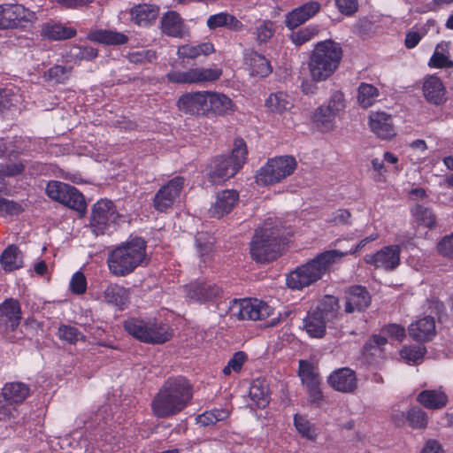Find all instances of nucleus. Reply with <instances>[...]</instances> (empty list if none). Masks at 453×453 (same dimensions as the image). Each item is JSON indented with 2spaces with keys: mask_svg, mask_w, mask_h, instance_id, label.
<instances>
[{
  "mask_svg": "<svg viewBox=\"0 0 453 453\" xmlns=\"http://www.w3.org/2000/svg\"><path fill=\"white\" fill-rule=\"evenodd\" d=\"M380 93L372 84L362 82L358 87L357 101L364 108L372 106L377 100Z\"/></svg>",
  "mask_w": 453,
  "mask_h": 453,
  "instance_id": "nucleus-45",
  "label": "nucleus"
},
{
  "mask_svg": "<svg viewBox=\"0 0 453 453\" xmlns=\"http://www.w3.org/2000/svg\"><path fill=\"white\" fill-rule=\"evenodd\" d=\"M71 74V69L62 65H54L44 73V78L52 83H65Z\"/></svg>",
  "mask_w": 453,
  "mask_h": 453,
  "instance_id": "nucleus-54",
  "label": "nucleus"
},
{
  "mask_svg": "<svg viewBox=\"0 0 453 453\" xmlns=\"http://www.w3.org/2000/svg\"><path fill=\"white\" fill-rule=\"evenodd\" d=\"M418 403L428 410H440L448 403V395L441 387L434 389H425L417 395Z\"/></svg>",
  "mask_w": 453,
  "mask_h": 453,
  "instance_id": "nucleus-26",
  "label": "nucleus"
},
{
  "mask_svg": "<svg viewBox=\"0 0 453 453\" xmlns=\"http://www.w3.org/2000/svg\"><path fill=\"white\" fill-rule=\"evenodd\" d=\"M247 146L242 139H235L229 156L215 157L208 169V175L212 183H221L234 177L243 166L247 159Z\"/></svg>",
  "mask_w": 453,
  "mask_h": 453,
  "instance_id": "nucleus-6",
  "label": "nucleus"
},
{
  "mask_svg": "<svg viewBox=\"0 0 453 453\" xmlns=\"http://www.w3.org/2000/svg\"><path fill=\"white\" fill-rule=\"evenodd\" d=\"M222 73V69L217 66H196L186 71L173 68L167 73L166 79L174 84H203L218 81Z\"/></svg>",
  "mask_w": 453,
  "mask_h": 453,
  "instance_id": "nucleus-10",
  "label": "nucleus"
},
{
  "mask_svg": "<svg viewBox=\"0 0 453 453\" xmlns=\"http://www.w3.org/2000/svg\"><path fill=\"white\" fill-rule=\"evenodd\" d=\"M21 101V96L15 88L0 89V111L16 106Z\"/></svg>",
  "mask_w": 453,
  "mask_h": 453,
  "instance_id": "nucleus-52",
  "label": "nucleus"
},
{
  "mask_svg": "<svg viewBox=\"0 0 453 453\" xmlns=\"http://www.w3.org/2000/svg\"><path fill=\"white\" fill-rule=\"evenodd\" d=\"M21 211L19 203L0 197V215H18Z\"/></svg>",
  "mask_w": 453,
  "mask_h": 453,
  "instance_id": "nucleus-63",
  "label": "nucleus"
},
{
  "mask_svg": "<svg viewBox=\"0 0 453 453\" xmlns=\"http://www.w3.org/2000/svg\"><path fill=\"white\" fill-rule=\"evenodd\" d=\"M247 360V355L242 351L235 352L227 362V365L223 368V373L226 376L230 375L233 372H241L244 363Z\"/></svg>",
  "mask_w": 453,
  "mask_h": 453,
  "instance_id": "nucleus-56",
  "label": "nucleus"
},
{
  "mask_svg": "<svg viewBox=\"0 0 453 453\" xmlns=\"http://www.w3.org/2000/svg\"><path fill=\"white\" fill-rule=\"evenodd\" d=\"M184 185V179L177 176L161 187L155 194L153 199L154 208L158 211H165L170 208L179 197Z\"/></svg>",
  "mask_w": 453,
  "mask_h": 453,
  "instance_id": "nucleus-13",
  "label": "nucleus"
},
{
  "mask_svg": "<svg viewBox=\"0 0 453 453\" xmlns=\"http://www.w3.org/2000/svg\"><path fill=\"white\" fill-rule=\"evenodd\" d=\"M440 254L453 258V234L444 236L437 245Z\"/></svg>",
  "mask_w": 453,
  "mask_h": 453,
  "instance_id": "nucleus-64",
  "label": "nucleus"
},
{
  "mask_svg": "<svg viewBox=\"0 0 453 453\" xmlns=\"http://www.w3.org/2000/svg\"><path fill=\"white\" fill-rule=\"evenodd\" d=\"M245 65L253 76L266 77L272 73L270 62L264 55L256 51H248L244 55Z\"/></svg>",
  "mask_w": 453,
  "mask_h": 453,
  "instance_id": "nucleus-30",
  "label": "nucleus"
},
{
  "mask_svg": "<svg viewBox=\"0 0 453 453\" xmlns=\"http://www.w3.org/2000/svg\"><path fill=\"white\" fill-rule=\"evenodd\" d=\"M120 218L114 203L107 199L97 201L92 209L90 226L96 234H104L117 224Z\"/></svg>",
  "mask_w": 453,
  "mask_h": 453,
  "instance_id": "nucleus-12",
  "label": "nucleus"
},
{
  "mask_svg": "<svg viewBox=\"0 0 453 453\" xmlns=\"http://www.w3.org/2000/svg\"><path fill=\"white\" fill-rule=\"evenodd\" d=\"M343 253L332 250L322 252L305 264L297 266L286 277L287 286L293 290H301L319 280L331 265L341 260Z\"/></svg>",
  "mask_w": 453,
  "mask_h": 453,
  "instance_id": "nucleus-3",
  "label": "nucleus"
},
{
  "mask_svg": "<svg viewBox=\"0 0 453 453\" xmlns=\"http://www.w3.org/2000/svg\"><path fill=\"white\" fill-rule=\"evenodd\" d=\"M70 289L73 293L81 295L85 293L87 289V280L84 274L81 272H76L70 280Z\"/></svg>",
  "mask_w": 453,
  "mask_h": 453,
  "instance_id": "nucleus-62",
  "label": "nucleus"
},
{
  "mask_svg": "<svg viewBox=\"0 0 453 453\" xmlns=\"http://www.w3.org/2000/svg\"><path fill=\"white\" fill-rule=\"evenodd\" d=\"M25 167L22 163H8L0 166V190L3 188L2 177H10L19 174Z\"/></svg>",
  "mask_w": 453,
  "mask_h": 453,
  "instance_id": "nucleus-61",
  "label": "nucleus"
},
{
  "mask_svg": "<svg viewBox=\"0 0 453 453\" xmlns=\"http://www.w3.org/2000/svg\"><path fill=\"white\" fill-rule=\"evenodd\" d=\"M227 409H213L206 411L196 418V423L203 426H212L219 421L225 420L229 416Z\"/></svg>",
  "mask_w": 453,
  "mask_h": 453,
  "instance_id": "nucleus-47",
  "label": "nucleus"
},
{
  "mask_svg": "<svg viewBox=\"0 0 453 453\" xmlns=\"http://www.w3.org/2000/svg\"><path fill=\"white\" fill-rule=\"evenodd\" d=\"M428 65L431 68H448L453 65V62L450 60L449 42H441L435 46Z\"/></svg>",
  "mask_w": 453,
  "mask_h": 453,
  "instance_id": "nucleus-41",
  "label": "nucleus"
},
{
  "mask_svg": "<svg viewBox=\"0 0 453 453\" xmlns=\"http://www.w3.org/2000/svg\"><path fill=\"white\" fill-rule=\"evenodd\" d=\"M229 311L238 319L260 320L270 317L273 309L258 299H234L230 303Z\"/></svg>",
  "mask_w": 453,
  "mask_h": 453,
  "instance_id": "nucleus-11",
  "label": "nucleus"
},
{
  "mask_svg": "<svg viewBox=\"0 0 453 453\" xmlns=\"http://www.w3.org/2000/svg\"><path fill=\"white\" fill-rule=\"evenodd\" d=\"M88 39L104 44L121 45L125 44L128 38L126 35L107 29H99L88 34Z\"/></svg>",
  "mask_w": 453,
  "mask_h": 453,
  "instance_id": "nucleus-39",
  "label": "nucleus"
},
{
  "mask_svg": "<svg viewBox=\"0 0 453 453\" xmlns=\"http://www.w3.org/2000/svg\"><path fill=\"white\" fill-rule=\"evenodd\" d=\"M318 32L319 28L317 26L310 25L297 31H293L289 38L295 45L301 46L311 41Z\"/></svg>",
  "mask_w": 453,
  "mask_h": 453,
  "instance_id": "nucleus-50",
  "label": "nucleus"
},
{
  "mask_svg": "<svg viewBox=\"0 0 453 453\" xmlns=\"http://www.w3.org/2000/svg\"><path fill=\"white\" fill-rule=\"evenodd\" d=\"M326 106L335 115H339L341 112L344 111L346 103L343 93L338 90L334 91L329 97L328 104Z\"/></svg>",
  "mask_w": 453,
  "mask_h": 453,
  "instance_id": "nucleus-58",
  "label": "nucleus"
},
{
  "mask_svg": "<svg viewBox=\"0 0 453 453\" xmlns=\"http://www.w3.org/2000/svg\"><path fill=\"white\" fill-rule=\"evenodd\" d=\"M147 264V243L142 237H132L120 243L107 258L110 273L115 276H127Z\"/></svg>",
  "mask_w": 453,
  "mask_h": 453,
  "instance_id": "nucleus-2",
  "label": "nucleus"
},
{
  "mask_svg": "<svg viewBox=\"0 0 453 453\" xmlns=\"http://www.w3.org/2000/svg\"><path fill=\"white\" fill-rule=\"evenodd\" d=\"M123 326L129 335L144 343L161 344L173 335L168 325L153 318L131 317L124 321Z\"/></svg>",
  "mask_w": 453,
  "mask_h": 453,
  "instance_id": "nucleus-7",
  "label": "nucleus"
},
{
  "mask_svg": "<svg viewBox=\"0 0 453 453\" xmlns=\"http://www.w3.org/2000/svg\"><path fill=\"white\" fill-rule=\"evenodd\" d=\"M298 375L303 385L320 380L316 366L306 360L299 361Z\"/></svg>",
  "mask_w": 453,
  "mask_h": 453,
  "instance_id": "nucleus-49",
  "label": "nucleus"
},
{
  "mask_svg": "<svg viewBox=\"0 0 453 453\" xmlns=\"http://www.w3.org/2000/svg\"><path fill=\"white\" fill-rule=\"evenodd\" d=\"M340 305L336 297L325 296L303 319V329L312 338L323 337L326 324L337 317Z\"/></svg>",
  "mask_w": 453,
  "mask_h": 453,
  "instance_id": "nucleus-8",
  "label": "nucleus"
},
{
  "mask_svg": "<svg viewBox=\"0 0 453 453\" xmlns=\"http://www.w3.org/2000/svg\"><path fill=\"white\" fill-rule=\"evenodd\" d=\"M0 262L5 272H12L22 267V255L18 247L10 245L3 251Z\"/></svg>",
  "mask_w": 453,
  "mask_h": 453,
  "instance_id": "nucleus-42",
  "label": "nucleus"
},
{
  "mask_svg": "<svg viewBox=\"0 0 453 453\" xmlns=\"http://www.w3.org/2000/svg\"><path fill=\"white\" fill-rule=\"evenodd\" d=\"M406 419L412 428L424 429L428 423V417L423 410L413 407L408 411Z\"/></svg>",
  "mask_w": 453,
  "mask_h": 453,
  "instance_id": "nucleus-51",
  "label": "nucleus"
},
{
  "mask_svg": "<svg viewBox=\"0 0 453 453\" xmlns=\"http://www.w3.org/2000/svg\"><path fill=\"white\" fill-rule=\"evenodd\" d=\"M342 58V50L339 43L326 40L318 42L311 50L308 69L314 81H325L337 70Z\"/></svg>",
  "mask_w": 453,
  "mask_h": 453,
  "instance_id": "nucleus-4",
  "label": "nucleus"
},
{
  "mask_svg": "<svg viewBox=\"0 0 453 453\" xmlns=\"http://www.w3.org/2000/svg\"><path fill=\"white\" fill-rule=\"evenodd\" d=\"M410 336L417 342H426L435 334V321L431 316H425L409 326Z\"/></svg>",
  "mask_w": 453,
  "mask_h": 453,
  "instance_id": "nucleus-28",
  "label": "nucleus"
},
{
  "mask_svg": "<svg viewBox=\"0 0 453 453\" xmlns=\"http://www.w3.org/2000/svg\"><path fill=\"white\" fill-rule=\"evenodd\" d=\"M29 394V386L19 381L6 383L2 389L4 401L12 404L22 403Z\"/></svg>",
  "mask_w": 453,
  "mask_h": 453,
  "instance_id": "nucleus-33",
  "label": "nucleus"
},
{
  "mask_svg": "<svg viewBox=\"0 0 453 453\" xmlns=\"http://www.w3.org/2000/svg\"><path fill=\"white\" fill-rule=\"evenodd\" d=\"M187 296L193 301L205 302L219 295L220 289L207 283H191L186 287Z\"/></svg>",
  "mask_w": 453,
  "mask_h": 453,
  "instance_id": "nucleus-32",
  "label": "nucleus"
},
{
  "mask_svg": "<svg viewBox=\"0 0 453 453\" xmlns=\"http://www.w3.org/2000/svg\"><path fill=\"white\" fill-rule=\"evenodd\" d=\"M328 383L337 391L352 392L357 388L356 374L349 368H341L330 374Z\"/></svg>",
  "mask_w": 453,
  "mask_h": 453,
  "instance_id": "nucleus-24",
  "label": "nucleus"
},
{
  "mask_svg": "<svg viewBox=\"0 0 453 453\" xmlns=\"http://www.w3.org/2000/svg\"><path fill=\"white\" fill-rule=\"evenodd\" d=\"M214 46L210 42L199 44H184L177 49L179 58L195 59L200 56H208L214 52Z\"/></svg>",
  "mask_w": 453,
  "mask_h": 453,
  "instance_id": "nucleus-37",
  "label": "nucleus"
},
{
  "mask_svg": "<svg viewBox=\"0 0 453 453\" xmlns=\"http://www.w3.org/2000/svg\"><path fill=\"white\" fill-rule=\"evenodd\" d=\"M368 124L371 131L381 139H389L395 135L391 115L385 111H372Z\"/></svg>",
  "mask_w": 453,
  "mask_h": 453,
  "instance_id": "nucleus-20",
  "label": "nucleus"
},
{
  "mask_svg": "<svg viewBox=\"0 0 453 453\" xmlns=\"http://www.w3.org/2000/svg\"><path fill=\"white\" fill-rule=\"evenodd\" d=\"M422 93L425 99L432 104L440 105L447 101V89L442 81L434 74L424 77Z\"/></svg>",
  "mask_w": 453,
  "mask_h": 453,
  "instance_id": "nucleus-17",
  "label": "nucleus"
},
{
  "mask_svg": "<svg viewBox=\"0 0 453 453\" xmlns=\"http://www.w3.org/2000/svg\"><path fill=\"white\" fill-rule=\"evenodd\" d=\"M411 215L417 227L432 229L435 226V215L428 208L418 204L411 209Z\"/></svg>",
  "mask_w": 453,
  "mask_h": 453,
  "instance_id": "nucleus-44",
  "label": "nucleus"
},
{
  "mask_svg": "<svg viewBox=\"0 0 453 453\" xmlns=\"http://www.w3.org/2000/svg\"><path fill=\"white\" fill-rule=\"evenodd\" d=\"M250 397L257 408L264 409L269 404V387L265 380L256 379L252 381Z\"/></svg>",
  "mask_w": 453,
  "mask_h": 453,
  "instance_id": "nucleus-38",
  "label": "nucleus"
},
{
  "mask_svg": "<svg viewBox=\"0 0 453 453\" xmlns=\"http://www.w3.org/2000/svg\"><path fill=\"white\" fill-rule=\"evenodd\" d=\"M193 388L182 377L168 378L151 402V411L157 418H165L181 412L191 403Z\"/></svg>",
  "mask_w": 453,
  "mask_h": 453,
  "instance_id": "nucleus-1",
  "label": "nucleus"
},
{
  "mask_svg": "<svg viewBox=\"0 0 453 453\" xmlns=\"http://www.w3.org/2000/svg\"><path fill=\"white\" fill-rule=\"evenodd\" d=\"M281 222L269 219L260 229L255 233L250 243L252 257L260 263L276 259L280 253L282 237Z\"/></svg>",
  "mask_w": 453,
  "mask_h": 453,
  "instance_id": "nucleus-5",
  "label": "nucleus"
},
{
  "mask_svg": "<svg viewBox=\"0 0 453 453\" xmlns=\"http://www.w3.org/2000/svg\"><path fill=\"white\" fill-rule=\"evenodd\" d=\"M208 116H226L234 111V104L226 95L208 90Z\"/></svg>",
  "mask_w": 453,
  "mask_h": 453,
  "instance_id": "nucleus-23",
  "label": "nucleus"
},
{
  "mask_svg": "<svg viewBox=\"0 0 453 453\" xmlns=\"http://www.w3.org/2000/svg\"><path fill=\"white\" fill-rule=\"evenodd\" d=\"M296 167V161L291 156L275 157L268 159L256 174L259 185H272L280 182L291 175Z\"/></svg>",
  "mask_w": 453,
  "mask_h": 453,
  "instance_id": "nucleus-9",
  "label": "nucleus"
},
{
  "mask_svg": "<svg viewBox=\"0 0 453 453\" xmlns=\"http://www.w3.org/2000/svg\"><path fill=\"white\" fill-rule=\"evenodd\" d=\"M311 405L319 407L324 401V395L320 388V380L303 385Z\"/></svg>",
  "mask_w": 453,
  "mask_h": 453,
  "instance_id": "nucleus-53",
  "label": "nucleus"
},
{
  "mask_svg": "<svg viewBox=\"0 0 453 453\" xmlns=\"http://www.w3.org/2000/svg\"><path fill=\"white\" fill-rule=\"evenodd\" d=\"M426 30L423 27H412L405 36L404 45L407 49L415 48L420 40L425 36Z\"/></svg>",
  "mask_w": 453,
  "mask_h": 453,
  "instance_id": "nucleus-60",
  "label": "nucleus"
},
{
  "mask_svg": "<svg viewBox=\"0 0 453 453\" xmlns=\"http://www.w3.org/2000/svg\"><path fill=\"white\" fill-rule=\"evenodd\" d=\"M131 20L137 26L146 27L150 26L159 14V7L156 4H142L130 9Z\"/></svg>",
  "mask_w": 453,
  "mask_h": 453,
  "instance_id": "nucleus-25",
  "label": "nucleus"
},
{
  "mask_svg": "<svg viewBox=\"0 0 453 453\" xmlns=\"http://www.w3.org/2000/svg\"><path fill=\"white\" fill-rule=\"evenodd\" d=\"M21 319V310L19 303L13 299H6L0 305V325L14 330Z\"/></svg>",
  "mask_w": 453,
  "mask_h": 453,
  "instance_id": "nucleus-27",
  "label": "nucleus"
},
{
  "mask_svg": "<svg viewBox=\"0 0 453 453\" xmlns=\"http://www.w3.org/2000/svg\"><path fill=\"white\" fill-rule=\"evenodd\" d=\"M275 27L273 22L270 20H262L255 27L253 35L258 44L266 43L273 36Z\"/></svg>",
  "mask_w": 453,
  "mask_h": 453,
  "instance_id": "nucleus-48",
  "label": "nucleus"
},
{
  "mask_svg": "<svg viewBox=\"0 0 453 453\" xmlns=\"http://www.w3.org/2000/svg\"><path fill=\"white\" fill-rule=\"evenodd\" d=\"M293 106V98L281 91L271 94L265 101V107L273 113L282 114L291 110Z\"/></svg>",
  "mask_w": 453,
  "mask_h": 453,
  "instance_id": "nucleus-36",
  "label": "nucleus"
},
{
  "mask_svg": "<svg viewBox=\"0 0 453 453\" xmlns=\"http://www.w3.org/2000/svg\"><path fill=\"white\" fill-rule=\"evenodd\" d=\"M208 90L187 92L180 96L177 106L187 114L208 117Z\"/></svg>",
  "mask_w": 453,
  "mask_h": 453,
  "instance_id": "nucleus-14",
  "label": "nucleus"
},
{
  "mask_svg": "<svg viewBox=\"0 0 453 453\" xmlns=\"http://www.w3.org/2000/svg\"><path fill=\"white\" fill-rule=\"evenodd\" d=\"M206 25L210 30L225 27L234 32H239L243 27V24L235 16L226 12L211 15L207 19Z\"/></svg>",
  "mask_w": 453,
  "mask_h": 453,
  "instance_id": "nucleus-31",
  "label": "nucleus"
},
{
  "mask_svg": "<svg viewBox=\"0 0 453 453\" xmlns=\"http://www.w3.org/2000/svg\"><path fill=\"white\" fill-rule=\"evenodd\" d=\"M129 293L127 288L118 284H110L104 291V300L123 309L128 302Z\"/></svg>",
  "mask_w": 453,
  "mask_h": 453,
  "instance_id": "nucleus-40",
  "label": "nucleus"
},
{
  "mask_svg": "<svg viewBox=\"0 0 453 453\" xmlns=\"http://www.w3.org/2000/svg\"><path fill=\"white\" fill-rule=\"evenodd\" d=\"M69 185L57 181V180H51L48 182L46 186V194L50 197L51 199L59 202L61 203L65 193L66 189L68 188Z\"/></svg>",
  "mask_w": 453,
  "mask_h": 453,
  "instance_id": "nucleus-57",
  "label": "nucleus"
},
{
  "mask_svg": "<svg viewBox=\"0 0 453 453\" xmlns=\"http://www.w3.org/2000/svg\"><path fill=\"white\" fill-rule=\"evenodd\" d=\"M345 312L352 313L366 309L371 303V296L365 288L352 286L346 292Z\"/></svg>",
  "mask_w": 453,
  "mask_h": 453,
  "instance_id": "nucleus-22",
  "label": "nucleus"
},
{
  "mask_svg": "<svg viewBox=\"0 0 453 453\" xmlns=\"http://www.w3.org/2000/svg\"><path fill=\"white\" fill-rule=\"evenodd\" d=\"M400 252L399 245L386 246L374 254H367L365 257V261L376 268L393 270L400 263Z\"/></svg>",
  "mask_w": 453,
  "mask_h": 453,
  "instance_id": "nucleus-15",
  "label": "nucleus"
},
{
  "mask_svg": "<svg viewBox=\"0 0 453 453\" xmlns=\"http://www.w3.org/2000/svg\"><path fill=\"white\" fill-rule=\"evenodd\" d=\"M382 334H374L365 344V349L368 350L370 349H380L381 346L385 345L388 342L387 337L396 341H402L405 336V329L404 327L396 325L391 324L385 326L382 331Z\"/></svg>",
  "mask_w": 453,
  "mask_h": 453,
  "instance_id": "nucleus-29",
  "label": "nucleus"
},
{
  "mask_svg": "<svg viewBox=\"0 0 453 453\" xmlns=\"http://www.w3.org/2000/svg\"><path fill=\"white\" fill-rule=\"evenodd\" d=\"M336 116L327 106L320 105L313 112L311 119L322 131H329L334 126Z\"/></svg>",
  "mask_w": 453,
  "mask_h": 453,
  "instance_id": "nucleus-43",
  "label": "nucleus"
},
{
  "mask_svg": "<svg viewBox=\"0 0 453 453\" xmlns=\"http://www.w3.org/2000/svg\"><path fill=\"white\" fill-rule=\"evenodd\" d=\"M426 349L423 346L404 347L401 350V357L410 365L418 364L424 357Z\"/></svg>",
  "mask_w": 453,
  "mask_h": 453,
  "instance_id": "nucleus-55",
  "label": "nucleus"
},
{
  "mask_svg": "<svg viewBox=\"0 0 453 453\" xmlns=\"http://www.w3.org/2000/svg\"><path fill=\"white\" fill-rule=\"evenodd\" d=\"M239 200V194L234 189L220 191L209 210L211 217L220 219L228 214Z\"/></svg>",
  "mask_w": 453,
  "mask_h": 453,
  "instance_id": "nucleus-18",
  "label": "nucleus"
},
{
  "mask_svg": "<svg viewBox=\"0 0 453 453\" xmlns=\"http://www.w3.org/2000/svg\"><path fill=\"white\" fill-rule=\"evenodd\" d=\"M76 30L60 23L48 22L42 27L41 35L49 40H65L73 37Z\"/></svg>",
  "mask_w": 453,
  "mask_h": 453,
  "instance_id": "nucleus-35",
  "label": "nucleus"
},
{
  "mask_svg": "<svg viewBox=\"0 0 453 453\" xmlns=\"http://www.w3.org/2000/svg\"><path fill=\"white\" fill-rule=\"evenodd\" d=\"M5 6L9 29L23 27L36 19L35 13L22 4H5Z\"/></svg>",
  "mask_w": 453,
  "mask_h": 453,
  "instance_id": "nucleus-21",
  "label": "nucleus"
},
{
  "mask_svg": "<svg viewBox=\"0 0 453 453\" xmlns=\"http://www.w3.org/2000/svg\"><path fill=\"white\" fill-rule=\"evenodd\" d=\"M58 336L69 343H76L79 340L82 339V334L77 328L71 326H61L58 328Z\"/></svg>",
  "mask_w": 453,
  "mask_h": 453,
  "instance_id": "nucleus-59",
  "label": "nucleus"
},
{
  "mask_svg": "<svg viewBox=\"0 0 453 453\" xmlns=\"http://www.w3.org/2000/svg\"><path fill=\"white\" fill-rule=\"evenodd\" d=\"M160 29L164 35L174 38H183L189 34L188 27L175 11H168L162 15Z\"/></svg>",
  "mask_w": 453,
  "mask_h": 453,
  "instance_id": "nucleus-16",
  "label": "nucleus"
},
{
  "mask_svg": "<svg viewBox=\"0 0 453 453\" xmlns=\"http://www.w3.org/2000/svg\"><path fill=\"white\" fill-rule=\"evenodd\" d=\"M294 426L298 434L311 441H315L319 434V428L307 415L296 413L293 418Z\"/></svg>",
  "mask_w": 453,
  "mask_h": 453,
  "instance_id": "nucleus-34",
  "label": "nucleus"
},
{
  "mask_svg": "<svg viewBox=\"0 0 453 453\" xmlns=\"http://www.w3.org/2000/svg\"><path fill=\"white\" fill-rule=\"evenodd\" d=\"M320 10L319 3L308 2L286 15L285 25L289 29H294L312 18Z\"/></svg>",
  "mask_w": 453,
  "mask_h": 453,
  "instance_id": "nucleus-19",
  "label": "nucleus"
},
{
  "mask_svg": "<svg viewBox=\"0 0 453 453\" xmlns=\"http://www.w3.org/2000/svg\"><path fill=\"white\" fill-rule=\"evenodd\" d=\"M61 203L78 211H83L86 208V203L82 194L79 192L77 188L70 185L65 193Z\"/></svg>",
  "mask_w": 453,
  "mask_h": 453,
  "instance_id": "nucleus-46",
  "label": "nucleus"
}]
</instances>
